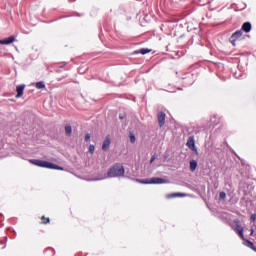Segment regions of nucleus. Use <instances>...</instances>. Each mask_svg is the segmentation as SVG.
I'll use <instances>...</instances> for the list:
<instances>
[{
	"label": "nucleus",
	"mask_w": 256,
	"mask_h": 256,
	"mask_svg": "<svg viewBox=\"0 0 256 256\" xmlns=\"http://www.w3.org/2000/svg\"><path fill=\"white\" fill-rule=\"evenodd\" d=\"M29 163L36 165V167H43L44 169H55L57 171H63V167H60L57 164L51 162H47L45 160L30 159Z\"/></svg>",
	"instance_id": "f257e3e1"
},
{
	"label": "nucleus",
	"mask_w": 256,
	"mask_h": 256,
	"mask_svg": "<svg viewBox=\"0 0 256 256\" xmlns=\"http://www.w3.org/2000/svg\"><path fill=\"white\" fill-rule=\"evenodd\" d=\"M125 175V168L121 165H115L107 173V177H123Z\"/></svg>",
	"instance_id": "f03ea898"
},
{
	"label": "nucleus",
	"mask_w": 256,
	"mask_h": 256,
	"mask_svg": "<svg viewBox=\"0 0 256 256\" xmlns=\"http://www.w3.org/2000/svg\"><path fill=\"white\" fill-rule=\"evenodd\" d=\"M138 182L143 185H163L169 183V180L164 178H151L149 180H138Z\"/></svg>",
	"instance_id": "7ed1b4c3"
},
{
	"label": "nucleus",
	"mask_w": 256,
	"mask_h": 256,
	"mask_svg": "<svg viewBox=\"0 0 256 256\" xmlns=\"http://www.w3.org/2000/svg\"><path fill=\"white\" fill-rule=\"evenodd\" d=\"M187 147L191 149V151H194V153H197V146H195V138L189 137L187 141Z\"/></svg>",
	"instance_id": "20e7f679"
},
{
	"label": "nucleus",
	"mask_w": 256,
	"mask_h": 256,
	"mask_svg": "<svg viewBox=\"0 0 256 256\" xmlns=\"http://www.w3.org/2000/svg\"><path fill=\"white\" fill-rule=\"evenodd\" d=\"M23 91H25V85L24 84L19 85V86L16 87V92H17L16 99H20V97H23Z\"/></svg>",
	"instance_id": "39448f33"
},
{
	"label": "nucleus",
	"mask_w": 256,
	"mask_h": 256,
	"mask_svg": "<svg viewBox=\"0 0 256 256\" xmlns=\"http://www.w3.org/2000/svg\"><path fill=\"white\" fill-rule=\"evenodd\" d=\"M110 146H111V138L106 137L102 144L103 151H109Z\"/></svg>",
	"instance_id": "423d86ee"
},
{
	"label": "nucleus",
	"mask_w": 256,
	"mask_h": 256,
	"mask_svg": "<svg viewBox=\"0 0 256 256\" xmlns=\"http://www.w3.org/2000/svg\"><path fill=\"white\" fill-rule=\"evenodd\" d=\"M158 121H159L160 127H163L165 125V113L160 112L158 114Z\"/></svg>",
	"instance_id": "0eeeda50"
},
{
	"label": "nucleus",
	"mask_w": 256,
	"mask_h": 256,
	"mask_svg": "<svg viewBox=\"0 0 256 256\" xmlns=\"http://www.w3.org/2000/svg\"><path fill=\"white\" fill-rule=\"evenodd\" d=\"M175 197H187V194L183 193H172V194H167L166 199H173Z\"/></svg>",
	"instance_id": "6e6552de"
},
{
	"label": "nucleus",
	"mask_w": 256,
	"mask_h": 256,
	"mask_svg": "<svg viewBox=\"0 0 256 256\" xmlns=\"http://www.w3.org/2000/svg\"><path fill=\"white\" fill-rule=\"evenodd\" d=\"M15 41V36H10L3 40V45H11Z\"/></svg>",
	"instance_id": "1a4fd4ad"
},
{
	"label": "nucleus",
	"mask_w": 256,
	"mask_h": 256,
	"mask_svg": "<svg viewBox=\"0 0 256 256\" xmlns=\"http://www.w3.org/2000/svg\"><path fill=\"white\" fill-rule=\"evenodd\" d=\"M242 29L243 31H245V33H249L251 31V23L246 22L242 25Z\"/></svg>",
	"instance_id": "9d476101"
},
{
	"label": "nucleus",
	"mask_w": 256,
	"mask_h": 256,
	"mask_svg": "<svg viewBox=\"0 0 256 256\" xmlns=\"http://www.w3.org/2000/svg\"><path fill=\"white\" fill-rule=\"evenodd\" d=\"M236 231H237L238 235H240L241 239H245V237L243 235V227H241V225L236 224Z\"/></svg>",
	"instance_id": "9b49d317"
},
{
	"label": "nucleus",
	"mask_w": 256,
	"mask_h": 256,
	"mask_svg": "<svg viewBox=\"0 0 256 256\" xmlns=\"http://www.w3.org/2000/svg\"><path fill=\"white\" fill-rule=\"evenodd\" d=\"M197 169V161L192 160L190 161V170L195 171Z\"/></svg>",
	"instance_id": "f8f14e48"
},
{
	"label": "nucleus",
	"mask_w": 256,
	"mask_h": 256,
	"mask_svg": "<svg viewBox=\"0 0 256 256\" xmlns=\"http://www.w3.org/2000/svg\"><path fill=\"white\" fill-rule=\"evenodd\" d=\"M243 35V31L239 30L232 35V39H239Z\"/></svg>",
	"instance_id": "ddd939ff"
},
{
	"label": "nucleus",
	"mask_w": 256,
	"mask_h": 256,
	"mask_svg": "<svg viewBox=\"0 0 256 256\" xmlns=\"http://www.w3.org/2000/svg\"><path fill=\"white\" fill-rule=\"evenodd\" d=\"M65 133L66 135H71V133H73V128H71V125L65 126Z\"/></svg>",
	"instance_id": "4468645a"
},
{
	"label": "nucleus",
	"mask_w": 256,
	"mask_h": 256,
	"mask_svg": "<svg viewBox=\"0 0 256 256\" xmlns=\"http://www.w3.org/2000/svg\"><path fill=\"white\" fill-rule=\"evenodd\" d=\"M36 89H45V83L43 81L37 82Z\"/></svg>",
	"instance_id": "2eb2a0df"
},
{
	"label": "nucleus",
	"mask_w": 256,
	"mask_h": 256,
	"mask_svg": "<svg viewBox=\"0 0 256 256\" xmlns=\"http://www.w3.org/2000/svg\"><path fill=\"white\" fill-rule=\"evenodd\" d=\"M141 55H147V53H151V49L143 48L140 50Z\"/></svg>",
	"instance_id": "dca6fc26"
},
{
	"label": "nucleus",
	"mask_w": 256,
	"mask_h": 256,
	"mask_svg": "<svg viewBox=\"0 0 256 256\" xmlns=\"http://www.w3.org/2000/svg\"><path fill=\"white\" fill-rule=\"evenodd\" d=\"M89 151H90V153L93 155V154L95 153V145L91 144V145L89 146Z\"/></svg>",
	"instance_id": "f3484780"
},
{
	"label": "nucleus",
	"mask_w": 256,
	"mask_h": 256,
	"mask_svg": "<svg viewBox=\"0 0 256 256\" xmlns=\"http://www.w3.org/2000/svg\"><path fill=\"white\" fill-rule=\"evenodd\" d=\"M135 141H136L135 135L133 133H131L130 134V142L135 143Z\"/></svg>",
	"instance_id": "a211bd4d"
},
{
	"label": "nucleus",
	"mask_w": 256,
	"mask_h": 256,
	"mask_svg": "<svg viewBox=\"0 0 256 256\" xmlns=\"http://www.w3.org/2000/svg\"><path fill=\"white\" fill-rule=\"evenodd\" d=\"M227 197V194L225 192H220L219 198L221 200L225 199Z\"/></svg>",
	"instance_id": "6ab92c4d"
},
{
	"label": "nucleus",
	"mask_w": 256,
	"mask_h": 256,
	"mask_svg": "<svg viewBox=\"0 0 256 256\" xmlns=\"http://www.w3.org/2000/svg\"><path fill=\"white\" fill-rule=\"evenodd\" d=\"M250 221L255 222L256 221V215L252 214L250 217Z\"/></svg>",
	"instance_id": "aec40b11"
},
{
	"label": "nucleus",
	"mask_w": 256,
	"mask_h": 256,
	"mask_svg": "<svg viewBox=\"0 0 256 256\" xmlns=\"http://www.w3.org/2000/svg\"><path fill=\"white\" fill-rule=\"evenodd\" d=\"M90 140H91V134H86L85 141H90Z\"/></svg>",
	"instance_id": "412c9836"
},
{
	"label": "nucleus",
	"mask_w": 256,
	"mask_h": 256,
	"mask_svg": "<svg viewBox=\"0 0 256 256\" xmlns=\"http://www.w3.org/2000/svg\"><path fill=\"white\" fill-rule=\"evenodd\" d=\"M43 223H49V218H45V216L42 217Z\"/></svg>",
	"instance_id": "4be33fe9"
},
{
	"label": "nucleus",
	"mask_w": 256,
	"mask_h": 256,
	"mask_svg": "<svg viewBox=\"0 0 256 256\" xmlns=\"http://www.w3.org/2000/svg\"><path fill=\"white\" fill-rule=\"evenodd\" d=\"M153 161H155V157L151 158L150 163H153Z\"/></svg>",
	"instance_id": "5701e85b"
},
{
	"label": "nucleus",
	"mask_w": 256,
	"mask_h": 256,
	"mask_svg": "<svg viewBox=\"0 0 256 256\" xmlns=\"http://www.w3.org/2000/svg\"><path fill=\"white\" fill-rule=\"evenodd\" d=\"M0 45H3V40H0Z\"/></svg>",
	"instance_id": "b1692460"
},
{
	"label": "nucleus",
	"mask_w": 256,
	"mask_h": 256,
	"mask_svg": "<svg viewBox=\"0 0 256 256\" xmlns=\"http://www.w3.org/2000/svg\"><path fill=\"white\" fill-rule=\"evenodd\" d=\"M119 117H120V119H124L123 115H120Z\"/></svg>",
	"instance_id": "393cba45"
},
{
	"label": "nucleus",
	"mask_w": 256,
	"mask_h": 256,
	"mask_svg": "<svg viewBox=\"0 0 256 256\" xmlns=\"http://www.w3.org/2000/svg\"><path fill=\"white\" fill-rule=\"evenodd\" d=\"M248 243H249L250 246H253V243H251V242H248Z\"/></svg>",
	"instance_id": "a878e982"
},
{
	"label": "nucleus",
	"mask_w": 256,
	"mask_h": 256,
	"mask_svg": "<svg viewBox=\"0 0 256 256\" xmlns=\"http://www.w3.org/2000/svg\"><path fill=\"white\" fill-rule=\"evenodd\" d=\"M251 235H253V230H251Z\"/></svg>",
	"instance_id": "bb28decb"
}]
</instances>
